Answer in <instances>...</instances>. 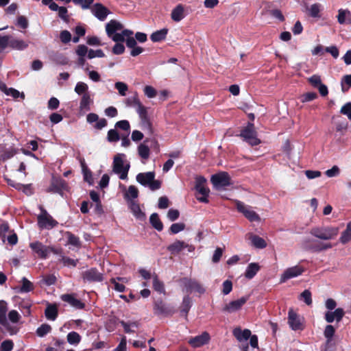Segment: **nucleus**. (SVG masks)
Here are the masks:
<instances>
[{
    "label": "nucleus",
    "instance_id": "obj_1",
    "mask_svg": "<svg viewBox=\"0 0 351 351\" xmlns=\"http://www.w3.org/2000/svg\"><path fill=\"white\" fill-rule=\"evenodd\" d=\"M75 92L81 97L80 101V110L87 112L90 110L93 104V98L89 91L88 86L83 82H78L74 88Z\"/></svg>",
    "mask_w": 351,
    "mask_h": 351
},
{
    "label": "nucleus",
    "instance_id": "obj_2",
    "mask_svg": "<svg viewBox=\"0 0 351 351\" xmlns=\"http://www.w3.org/2000/svg\"><path fill=\"white\" fill-rule=\"evenodd\" d=\"M136 179L139 184L145 187H149L151 191H156L161 187V182L155 180V173L153 171L139 173Z\"/></svg>",
    "mask_w": 351,
    "mask_h": 351
},
{
    "label": "nucleus",
    "instance_id": "obj_3",
    "mask_svg": "<svg viewBox=\"0 0 351 351\" xmlns=\"http://www.w3.org/2000/svg\"><path fill=\"white\" fill-rule=\"evenodd\" d=\"M311 234L315 237L324 241L334 239L339 233V228L332 226H322L312 228Z\"/></svg>",
    "mask_w": 351,
    "mask_h": 351
},
{
    "label": "nucleus",
    "instance_id": "obj_4",
    "mask_svg": "<svg viewBox=\"0 0 351 351\" xmlns=\"http://www.w3.org/2000/svg\"><path fill=\"white\" fill-rule=\"evenodd\" d=\"M125 155L123 154H117L114 157L112 164V171L114 173L119 176L121 180H125L128 178V173L130 169V164H125L124 159Z\"/></svg>",
    "mask_w": 351,
    "mask_h": 351
},
{
    "label": "nucleus",
    "instance_id": "obj_5",
    "mask_svg": "<svg viewBox=\"0 0 351 351\" xmlns=\"http://www.w3.org/2000/svg\"><path fill=\"white\" fill-rule=\"evenodd\" d=\"M206 180L202 176H198L195 178V188L197 192V199L200 202L208 203V197L210 190L206 186Z\"/></svg>",
    "mask_w": 351,
    "mask_h": 351
},
{
    "label": "nucleus",
    "instance_id": "obj_6",
    "mask_svg": "<svg viewBox=\"0 0 351 351\" xmlns=\"http://www.w3.org/2000/svg\"><path fill=\"white\" fill-rule=\"evenodd\" d=\"M302 247L306 250L319 252L332 248V245L329 243H324L315 239H306L302 241Z\"/></svg>",
    "mask_w": 351,
    "mask_h": 351
},
{
    "label": "nucleus",
    "instance_id": "obj_7",
    "mask_svg": "<svg viewBox=\"0 0 351 351\" xmlns=\"http://www.w3.org/2000/svg\"><path fill=\"white\" fill-rule=\"evenodd\" d=\"M239 136L252 146L257 145L261 143V141L257 138V132L254 129V125L252 123H247V126L241 131Z\"/></svg>",
    "mask_w": 351,
    "mask_h": 351
},
{
    "label": "nucleus",
    "instance_id": "obj_8",
    "mask_svg": "<svg viewBox=\"0 0 351 351\" xmlns=\"http://www.w3.org/2000/svg\"><path fill=\"white\" fill-rule=\"evenodd\" d=\"M29 247L32 251L42 259L47 258L51 252L54 254L58 253L57 250L52 247L45 245L40 241L30 243Z\"/></svg>",
    "mask_w": 351,
    "mask_h": 351
},
{
    "label": "nucleus",
    "instance_id": "obj_9",
    "mask_svg": "<svg viewBox=\"0 0 351 351\" xmlns=\"http://www.w3.org/2000/svg\"><path fill=\"white\" fill-rule=\"evenodd\" d=\"M210 181L217 190H221L232 184L231 179L227 172L222 171L211 176Z\"/></svg>",
    "mask_w": 351,
    "mask_h": 351
},
{
    "label": "nucleus",
    "instance_id": "obj_10",
    "mask_svg": "<svg viewBox=\"0 0 351 351\" xmlns=\"http://www.w3.org/2000/svg\"><path fill=\"white\" fill-rule=\"evenodd\" d=\"M40 214L38 215V225L41 229H51L58 225V221L45 210L40 207Z\"/></svg>",
    "mask_w": 351,
    "mask_h": 351
},
{
    "label": "nucleus",
    "instance_id": "obj_11",
    "mask_svg": "<svg viewBox=\"0 0 351 351\" xmlns=\"http://www.w3.org/2000/svg\"><path fill=\"white\" fill-rule=\"evenodd\" d=\"M236 206L238 211L241 213L250 221L259 222L261 221L259 215L250 206H247L242 202L237 200Z\"/></svg>",
    "mask_w": 351,
    "mask_h": 351
},
{
    "label": "nucleus",
    "instance_id": "obj_12",
    "mask_svg": "<svg viewBox=\"0 0 351 351\" xmlns=\"http://www.w3.org/2000/svg\"><path fill=\"white\" fill-rule=\"evenodd\" d=\"M8 311V303L4 300L0 301V324H1L10 335H14L17 330L10 326L6 317Z\"/></svg>",
    "mask_w": 351,
    "mask_h": 351
},
{
    "label": "nucleus",
    "instance_id": "obj_13",
    "mask_svg": "<svg viewBox=\"0 0 351 351\" xmlns=\"http://www.w3.org/2000/svg\"><path fill=\"white\" fill-rule=\"evenodd\" d=\"M304 268L300 265H295L289 267L286 269L281 274L280 282L284 283L289 279L301 276L304 272Z\"/></svg>",
    "mask_w": 351,
    "mask_h": 351
},
{
    "label": "nucleus",
    "instance_id": "obj_14",
    "mask_svg": "<svg viewBox=\"0 0 351 351\" xmlns=\"http://www.w3.org/2000/svg\"><path fill=\"white\" fill-rule=\"evenodd\" d=\"M154 313L158 315L169 316L174 313V310L160 299L154 302Z\"/></svg>",
    "mask_w": 351,
    "mask_h": 351
},
{
    "label": "nucleus",
    "instance_id": "obj_15",
    "mask_svg": "<svg viewBox=\"0 0 351 351\" xmlns=\"http://www.w3.org/2000/svg\"><path fill=\"white\" fill-rule=\"evenodd\" d=\"M248 298L247 296H243L238 300L231 301L223 306L222 311L227 313L237 312L247 302Z\"/></svg>",
    "mask_w": 351,
    "mask_h": 351
},
{
    "label": "nucleus",
    "instance_id": "obj_16",
    "mask_svg": "<svg viewBox=\"0 0 351 351\" xmlns=\"http://www.w3.org/2000/svg\"><path fill=\"white\" fill-rule=\"evenodd\" d=\"M189 14L187 8L182 3L176 5L171 12V19L175 23H179Z\"/></svg>",
    "mask_w": 351,
    "mask_h": 351
},
{
    "label": "nucleus",
    "instance_id": "obj_17",
    "mask_svg": "<svg viewBox=\"0 0 351 351\" xmlns=\"http://www.w3.org/2000/svg\"><path fill=\"white\" fill-rule=\"evenodd\" d=\"M84 282H101L104 280V275L96 268H90L84 271L82 274Z\"/></svg>",
    "mask_w": 351,
    "mask_h": 351
},
{
    "label": "nucleus",
    "instance_id": "obj_18",
    "mask_svg": "<svg viewBox=\"0 0 351 351\" xmlns=\"http://www.w3.org/2000/svg\"><path fill=\"white\" fill-rule=\"evenodd\" d=\"M67 189V184L62 178L53 177L50 186L47 189L49 193L62 194Z\"/></svg>",
    "mask_w": 351,
    "mask_h": 351
},
{
    "label": "nucleus",
    "instance_id": "obj_19",
    "mask_svg": "<svg viewBox=\"0 0 351 351\" xmlns=\"http://www.w3.org/2000/svg\"><path fill=\"white\" fill-rule=\"evenodd\" d=\"M288 324L293 330H302L304 328L302 319L292 308L288 313Z\"/></svg>",
    "mask_w": 351,
    "mask_h": 351
},
{
    "label": "nucleus",
    "instance_id": "obj_20",
    "mask_svg": "<svg viewBox=\"0 0 351 351\" xmlns=\"http://www.w3.org/2000/svg\"><path fill=\"white\" fill-rule=\"evenodd\" d=\"M182 282L188 292H197L202 294L206 291L203 286L195 279L184 278Z\"/></svg>",
    "mask_w": 351,
    "mask_h": 351
},
{
    "label": "nucleus",
    "instance_id": "obj_21",
    "mask_svg": "<svg viewBox=\"0 0 351 351\" xmlns=\"http://www.w3.org/2000/svg\"><path fill=\"white\" fill-rule=\"evenodd\" d=\"M210 337L208 332H204L201 335L191 337L188 343L194 348L202 347L208 344L210 341Z\"/></svg>",
    "mask_w": 351,
    "mask_h": 351
},
{
    "label": "nucleus",
    "instance_id": "obj_22",
    "mask_svg": "<svg viewBox=\"0 0 351 351\" xmlns=\"http://www.w3.org/2000/svg\"><path fill=\"white\" fill-rule=\"evenodd\" d=\"M91 12L97 19L104 21L109 14L110 11L102 4L96 3L92 7Z\"/></svg>",
    "mask_w": 351,
    "mask_h": 351
},
{
    "label": "nucleus",
    "instance_id": "obj_23",
    "mask_svg": "<svg viewBox=\"0 0 351 351\" xmlns=\"http://www.w3.org/2000/svg\"><path fill=\"white\" fill-rule=\"evenodd\" d=\"M61 299L76 309H83L85 307V304L76 298L73 294H63L61 295Z\"/></svg>",
    "mask_w": 351,
    "mask_h": 351
},
{
    "label": "nucleus",
    "instance_id": "obj_24",
    "mask_svg": "<svg viewBox=\"0 0 351 351\" xmlns=\"http://www.w3.org/2000/svg\"><path fill=\"white\" fill-rule=\"evenodd\" d=\"M344 316V311L341 308H336L334 311H329L325 313V319L328 323H332L334 320L340 322Z\"/></svg>",
    "mask_w": 351,
    "mask_h": 351
},
{
    "label": "nucleus",
    "instance_id": "obj_25",
    "mask_svg": "<svg viewBox=\"0 0 351 351\" xmlns=\"http://www.w3.org/2000/svg\"><path fill=\"white\" fill-rule=\"evenodd\" d=\"M128 204L132 214L137 219L145 220V214L141 210L139 204L136 201H131Z\"/></svg>",
    "mask_w": 351,
    "mask_h": 351
},
{
    "label": "nucleus",
    "instance_id": "obj_26",
    "mask_svg": "<svg viewBox=\"0 0 351 351\" xmlns=\"http://www.w3.org/2000/svg\"><path fill=\"white\" fill-rule=\"evenodd\" d=\"M123 28V25L115 20H111L106 25V31L108 36H112L117 31L122 30Z\"/></svg>",
    "mask_w": 351,
    "mask_h": 351
},
{
    "label": "nucleus",
    "instance_id": "obj_27",
    "mask_svg": "<svg viewBox=\"0 0 351 351\" xmlns=\"http://www.w3.org/2000/svg\"><path fill=\"white\" fill-rule=\"evenodd\" d=\"M28 43L23 40L14 38L10 36V47L12 49L22 51L27 48Z\"/></svg>",
    "mask_w": 351,
    "mask_h": 351
},
{
    "label": "nucleus",
    "instance_id": "obj_28",
    "mask_svg": "<svg viewBox=\"0 0 351 351\" xmlns=\"http://www.w3.org/2000/svg\"><path fill=\"white\" fill-rule=\"evenodd\" d=\"M138 196V189L134 186L131 185L128 187V190L124 193L123 197L128 203L131 202V201H134V199H136Z\"/></svg>",
    "mask_w": 351,
    "mask_h": 351
},
{
    "label": "nucleus",
    "instance_id": "obj_29",
    "mask_svg": "<svg viewBox=\"0 0 351 351\" xmlns=\"http://www.w3.org/2000/svg\"><path fill=\"white\" fill-rule=\"evenodd\" d=\"M233 335L239 341L247 340L251 336V331L249 329L242 330L240 328H236L233 330Z\"/></svg>",
    "mask_w": 351,
    "mask_h": 351
},
{
    "label": "nucleus",
    "instance_id": "obj_30",
    "mask_svg": "<svg viewBox=\"0 0 351 351\" xmlns=\"http://www.w3.org/2000/svg\"><path fill=\"white\" fill-rule=\"evenodd\" d=\"M58 308L56 304H49L45 311V315L48 320L54 321L58 317Z\"/></svg>",
    "mask_w": 351,
    "mask_h": 351
},
{
    "label": "nucleus",
    "instance_id": "obj_31",
    "mask_svg": "<svg viewBox=\"0 0 351 351\" xmlns=\"http://www.w3.org/2000/svg\"><path fill=\"white\" fill-rule=\"evenodd\" d=\"M249 239L251 241L252 245L256 248L263 249L267 246L266 241L258 235L249 234Z\"/></svg>",
    "mask_w": 351,
    "mask_h": 351
},
{
    "label": "nucleus",
    "instance_id": "obj_32",
    "mask_svg": "<svg viewBox=\"0 0 351 351\" xmlns=\"http://www.w3.org/2000/svg\"><path fill=\"white\" fill-rule=\"evenodd\" d=\"M133 32L130 29H123L121 33H114L112 36H109L112 40L117 43L125 41L127 36H132Z\"/></svg>",
    "mask_w": 351,
    "mask_h": 351
},
{
    "label": "nucleus",
    "instance_id": "obj_33",
    "mask_svg": "<svg viewBox=\"0 0 351 351\" xmlns=\"http://www.w3.org/2000/svg\"><path fill=\"white\" fill-rule=\"evenodd\" d=\"M149 142V138H146L143 143H141L138 146V154L139 156L143 160H147L150 155V150L149 147L145 145V143Z\"/></svg>",
    "mask_w": 351,
    "mask_h": 351
},
{
    "label": "nucleus",
    "instance_id": "obj_34",
    "mask_svg": "<svg viewBox=\"0 0 351 351\" xmlns=\"http://www.w3.org/2000/svg\"><path fill=\"white\" fill-rule=\"evenodd\" d=\"M168 33V29L163 28L153 32L150 36L152 42L156 43L165 40Z\"/></svg>",
    "mask_w": 351,
    "mask_h": 351
},
{
    "label": "nucleus",
    "instance_id": "obj_35",
    "mask_svg": "<svg viewBox=\"0 0 351 351\" xmlns=\"http://www.w3.org/2000/svg\"><path fill=\"white\" fill-rule=\"evenodd\" d=\"M120 324L123 327L124 331L126 333L135 332L136 329L139 327V322L137 321L128 322L125 321H121Z\"/></svg>",
    "mask_w": 351,
    "mask_h": 351
},
{
    "label": "nucleus",
    "instance_id": "obj_36",
    "mask_svg": "<svg viewBox=\"0 0 351 351\" xmlns=\"http://www.w3.org/2000/svg\"><path fill=\"white\" fill-rule=\"evenodd\" d=\"M184 249V242L182 241H176L167 247L168 251L172 254H178Z\"/></svg>",
    "mask_w": 351,
    "mask_h": 351
},
{
    "label": "nucleus",
    "instance_id": "obj_37",
    "mask_svg": "<svg viewBox=\"0 0 351 351\" xmlns=\"http://www.w3.org/2000/svg\"><path fill=\"white\" fill-rule=\"evenodd\" d=\"M260 267L257 263H252L248 265L245 272V278L252 279L259 271Z\"/></svg>",
    "mask_w": 351,
    "mask_h": 351
},
{
    "label": "nucleus",
    "instance_id": "obj_38",
    "mask_svg": "<svg viewBox=\"0 0 351 351\" xmlns=\"http://www.w3.org/2000/svg\"><path fill=\"white\" fill-rule=\"evenodd\" d=\"M191 306V300L189 296H184L181 304L180 313L182 316L186 317L187 314Z\"/></svg>",
    "mask_w": 351,
    "mask_h": 351
},
{
    "label": "nucleus",
    "instance_id": "obj_39",
    "mask_svg": "<svg viewBox=\"0 0 351 351\" xmlns=\"http://www.w3.org/2000/svg\"><path fill=\"white\" fill-rule=\"evenodd\" d=\"M351 241V221L347 224L346 230L342 232L339 238V242L346 244Z\"/></svg>",
    "mask_w": 351,
    "mask_h": 351
},
{
    "label": "nucleus",
    "instance_id": "obj_40",
    "mask_svg": "<svg viewBox=\"0 0 351 351\" xmlns=\"http://www.w3.org/2000/svg\"><path fill=\"white\" fill-rule=\"evenodd\" d=\"M323 10V6L320 3H313L308 8V14L313 18H320L319 12Z\"/></svg>",
    "mask_w": 351,
    "mask_h": 351
},
{
    "label": "nucleus",
    "instance_id": "obj_41",
    "mask_svg": "<svg viewBox=\"0 0 351 351\" xmlns=\"http://www.w3.org/2000/svg\"><path fill=\"white\" fill-rule=\"evenodd\" d=\"M149 221L152 226L158 231H161L162 230L163 225L157 213H153L151 215Z\"/></svg>",
    "mask_w": 351,
    "mask_h": 351
},
{
    "label": "nucleus",
    "instance_id": "obj_42",
    "mask_svg": "<svg viewBox=\"0 0 351 351\" xmlns=\"http://www.w3.org/2000/svg\"><path fill=\"white\" fill-rule=\"evenodd\" d=\"M66 339L69 344L77 346L81 341L82 337L77 332L72 331L68 333Z\"/></svg>",
    "mask_w": 351,
    "mask_h": 351
},
{
    "label": "nucleus",
    "instance_id": "obj_43",
    "mask_svg": "<svg viewBox=\"0 0 351 351\" xmlns=\"http://www.w3.org/2000/svg\"><path fill=\"white\" fill-rule=\"evenodd\" d=\"M338 12L337 20L340 24H343L346 19H348V21L351 20V13L349 10L340 9Z\"/></svg>",
    "mask_w": 351,
    "mask_h": 351
},
{
    "label": "nucleus",
    "instance_id": "obj_44",
    "mask_svg": "<svg viewBox=\"0 0 351 351\" xmlns=\"http://www.w3.org/2000/svg\"><path fill=\"white\" fill-rule=\"evenodd\" d=\"M71 0H66V3L71 2ZM73 3L76 5H80L82 9L87 10L90 8V5L93 3L94 0H72Z\"/></svg>",
    "mask_w": 351,
    "mask_h": 351
},
{
    "label": "nucleus",
    "instance_id": "obj_45",
    "mask_svg": "<svg viewBox=\"0 0 351 351\" xmlns=\"http://www.w3.org/2000/svg\"><path fill=\"white\" fill-rule=\"evenodd\" d=\"M0 90L4 92L7 95H10L15 99L21 95L19 91L12 88H7L5 84L0 85Z\"/></svg>",
    "mask_w": 351,
    "mask_h": 351
},
{
    "label": "nucleus",
    "instance_id": "obj_46",
    "mask_svg": "<svg viewBox=\"0 0 351 351\" xmlns=\"http://www.w3.org/2000/svg\"><path fill=\"white\" fill-rule=\"evenodd\" d=\"M153 287L154 290L160 293H165V289L162 282L159 280L158 276L155 275L153 277Z\"/></svg>",
    "mask_w": 351,
    "mask_h": 351
},
{
    "label": "nucleus",
    "instance_id": "obj_47",
    "mask_svg": "<svg viewBox=\"0 0 351 351\" xmlns=\"http://www.w3.org/2000/svg\"><path fill=\"white\" fill-rule=\"evenodd\" d=\"M22 286L20 288V291L21 293H27L34 289L33 284L27 280L25 277L22 278Z\"/></svg>",
    "mask_w": 351,
    "mask_h": 351
},
{
    "label": "nucleus",
    "instance_id": "obj_48",
    "mask_svg": "<svg viewBox=\"0 0 351 351\" xmlns=\"http://www.w3.org/2000/svg\"><path fill=\"white\" fill-rule=\"evenodd\" d=\"M51 330V326L47 324H42L36 330V334L38 337H43L49 333Z\"/></svg>",
    "mask_w": 351,
    "mask_h": 351
},
{
    "label": "nucleus",
    "instance_id": "obj_49",
    "mask_svg": "<svg viewBox=\"0 0 351 351\" xmlns=\"http://www.w3.org/2000/svg\"><path fill=\"white\" fill-rule=\"evenodd\" d=\"M32 306L31 302L28 301H23L20 303L19 307L22 310L24 316H29L31 315L30 308Z\"/></svg>",
    "mask_w": 351,
    "mask_h": 351
},
{
    "label": "nucleus",
    "instance_id": "obj_50",
    "mask_svg": "<svg viewBox=\"0 0 351 351\" xmlns=\"http://www.w3.org/2000/svg\"><path fill=\"white\" fill-rule=\"evenodd\" d=\"M114 87L118 90L120 95H126V92L128 90V86L125 83L122 82H117L114 84Z\"/></svg>",
    "mask_w": 351,
    "mask_h": 351
},
{
    "label": "nucleus",
    "instance_id": "obj_51",
    "mask_svg": "<svg viewBox=\"0 0 351 351\" xmlns=\"http://www.w3.org/2000/svg\"><path fill=\"white\" fill-rule=\"evenodd\" d=\"M141 103V102L138 97L137 93H135L132 97H128L125 101L126 105L130 107L132 106L136 108Z\"/></svg>",
    "mask_w": 351,
    "mask_h": 351
},
{
    "label": "nucleus",
    "instance_id": "obj_52",
    "mask_svg": "<svg viewBox=\"0 0 351 351\" xmlns=\"http://www.w3.org/2000/svg\"><path fill=\"white\" fill-rule=\"evenodd\" d=\"M300 300H302L307 305L310 306L312 304L311 293L309 290H304L300 295Z\"/></svg>",
    "mask_w": 351,
    "mask_h": 351
},
{
    "label": "nucleus",
    "instance_id": "obj_53",
    "mask_svg": "<svg viewBox=\"0 0 351 351\" xmlns=\"http://www.w3.org/2000/svg\"><path fill=\"white\" fill-rule=\"evenodd\" d=\"M141 120L143 130H144L149 134H153V129L152 127V124L148 119V117H145V119H141Z\"/></svg>",
    "mask_w": 351,
    "mask_h": 351
},
{
    "label": "nucleus",
    "instance_id": "obj_54",
    "mask_svg": "<svg viewBox=\"0 0 351 351\" xmlns=\"http://www.w3.org/2000/svg\"><path fill=\"white\" fill-rule=\"evenodd\" d=\"M10 36H0V52L10 47Z\"/></svg>",
    "mask_w": 351,
    "mask_h": 351
},
{
    "label": "nucleus",
    "instance_id": "obj_55",
    "mask_svg": "<svg viewBox=\"0 0 351 351\" xmlns=\"http://www.w3.org/2000/svg\"><path fill=\"white\" fill-rule=\"evenodd\" d=\"M185 228V225L183 223H173L170 227V231L172 234H177Z\"/></svg>",
    "mask_w": 351,
    "mask_h": 351
},
{
    "label": "nucleus",
    "instance_id": "obj_56",
    "mask_svg": "<svg viewBox=\"0 0 351 351\" xmlns=\"http://www.w3.org/2000/svg\"><path fill=\"white\" fill-rule=\"evenodd\" d=\"M335 328L332 325H327L324 332V337L328 339V341H330L335 334Z\"/></svg>",
    "mask_w": 351,
    "mask_h": 351
},
{
    "label": "nucleus",
    "instance_id": "obj_57",
    "mask_svg": "<svg viewBox=\"0 0 351 351\" xmlns=\"http://www.w3.org/2000/svg\"><path fill=\"white\" fill-rule=\"evenodd\" d=\"M60 39L62 43L66 44L71 40V34L68 30H63L60 34Z\"/></svg>",
    "mask_w": 351,
    "mask_h": 351
},
{
    "label": "nucleus",
    "instance_id": "obj_58",
    "mask_svg": "<svg viewBox=\"0 0 351 351\" xmlns=\"http://www.w3.org/2000/svg\"><path fill=\"white\" fill-rule=\"evenodd\" d=\"M104 56H105V54L101 49H97V50L90 49L88 53V58L89 59H92V58H94L96 57L103 58Z\"/></svg>",
    "mask_w": 351,
    "mask_h": 351
},
{
    "label": "nucleus",
    "instance_id": "obj_59",
    "mask_svg": "<svg viewBox=\"0 0 351 351\" xmlns=\"http://www.w3.org/2000/svg\"><path fill=\"white\" fill-rule=\"evenodd\" d=\"M317 97V93H313V92H308V93H306L302 95L301 101L303 103L308 102V101L315 99Z\"/></svg>",
    "mask_w": 351,
    "mask_h": 351
},
{
    "label": "nucleus",
    "instance_id": "obj_60",
    "mask_svg": "<svg viewBox=\"0 0 351 351\" xmlns=\"http://www.w3.org/2000/svg\"><path fill=\"white\" fill-rule=\"evenodd\" d=\"M58 12V16L61 19H62L64 21L68 23L69 21V17L68 15V10H67L66 8L62 6L59 8Z\"/></svg>",
    "mask_w": 351,
    "mask_h": 351
},
{
    "label": "nucleus",
    "instance_id": "obj_61",
    "mask_svg": "<svg viewBox=\"0 0 351 351\" xmlns=\"http://www.w3.org/2000/svg\"><path fill=\"white\" fill-rule=\"evenodd\" d=\"M143 91L148 98H154L157 95L156 90L151 86H145Z\"/></svg>",
    "mask_w": 351,
    "mask_h": 351
},
{
    "label": "nucleus",
    "instance_id": "obj_62",
    "mask_svg": "<svg viewBox=\"0 0 351 351\" xmlns=\"http://www.w3.org/2000/svg\"><path fill=\"white\" fill-rule=\"evenodd\" d=\"M308 82L314 87H317L322 84L321 77L318 75H313L308 79Z\"/></svg>",
    "mask_w": 351,
    "mask_h": 351
},
{
    "label": "nucleus",
    "instance_id": "obj_63",
    "mask_svg": "<svg viewBox=\"0 0 351 351\" xmlns=\"http://www.w3.org/2000/svg\"><path fill=\"white\" fill-rule=\"evenodd\" d=\"M340 112L346 115L349 119H351V102H348L343 106L341 108Z\"/></svg>",
    "mask_w": 351,
    "mask_h": 351
},
{
    "label": "nucleus",
    "instance_id": "obj_64",
    "mask_svg": "<svg viewBox=\"0 0 351 351\" xmlns=\"http://www.w3.org/2000/svg\"><path fill=\"white\" fill-rule=\"evenodd\" d=\"M14 343L11 340L3 341L1 344V349L3 351H11L13 349Z\"/></svg>",
    "mask_w": 351,
    "mask_h": 351
}]
</instances>
